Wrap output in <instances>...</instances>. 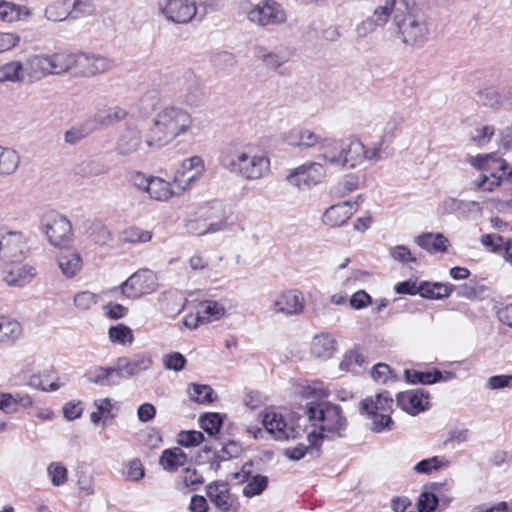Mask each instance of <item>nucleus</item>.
<instances>
[{"label": "nucleus", "mask_w": 512, "mask_h": 512, "mask_svg": "<svg viewBox=\"0 0 512 512\" xmlns=\"http://www.w3.org/2000/svg\"><path fill=\"white\" fill-rule=\"evenodd\" d=\"M194 117L181 106L169 104L160 108L152 117L144 135L150 151H158L175 139L192 133Z\"/></svg>", "instance_id": "1"}, {"label": "nucleus", "mask_w": 512, "mask_h": 512, "mask_svg": "<svg viewBox=\"0 0 512 512\" xmlns=\"http://www.w3.org/2000/svg\"><path fill=\"white\" fill-rule=\"evenodd\" d=\"M396 37L409 49L423 48L431 35L428 16L415 0H398L393 17Z\"/></svg>", "instance_id": "2"}, {"label": "nucleus", "mask_w": 512, "mask_h": 512, "mask_svg": "<svg viewBox=\"0 0 512 512\" xmlns=\"http://www.w3.org/2000/svg\"><path fill=\"white\" fill-rule=\"evenodd\" d=\"M305 414L314 426L320 424L318 428H314L307 433V440L311 447L321 446L324 439L343 436L347 421L338 405L328 402H308Z\"/></svg>", "instance_id": "3"}, {"label": "nucleus", "mask_w": 512, "mask_h": 512, "mask_svg": "<svg viewBox=\"0 0 512 512\" xmlns=\"http://www.w3.org/2000/svg\"><path fill=\"white\" fill-rule=\"evenodd\" d=\"M219 162L225 170L246 181L260 180L270 173L269 157L252 145L223 151Z\"/></svg>", "instance_id": "4"}, {"label": "nucleus", "mask_w": 512, "mask_h": 512, "mask_svg": "<svg viewBox=\"0 0 512 512\" xmlns=\"http://www.w3.org/2000/svg\"><path fill=\"white\" fill-rule=\"evenodd\" d=\"M466 162L481 172L473 181L474 187L478 190L493 192L503 182L512 181V167L495 152L468 156Z\"/></svg>", "instance_id": "5"}, {"label": "nucleus", "mask_w": 512, "mask_h": 512, "mask_svg": "<svg viewBox=\"0 0 512 512\" xmlns=\"http://www.w3.org/2000/svg\"><path fill=\"white\" fill-rule=\"evenodd\" d=\"M393 405L394 400L388 391L361 401L360 412L370 421L368 425L371 431L383 433L394 429V421L391 418Z\"/></svg>", "instance_id": "6"}, {"label": "nucleus", "mask_w": 512, "mask_h": 512, "mask_svg": "<svg viewBox=\"0 0 512 512\" xmlns=\"http://www.w3.org/2000/svg\"><path fill=\"white\" fill-rule=\"evenodd\" d=\"M239 11L248 21L260 27L279 26L287 21L285 9L275 0H262L256 4L241 0Z\"/></svg>", "instance_id": "7"}, {"label": "nucleus", "mask_w": 512, "mask_h": 512, "mask_svg": "<svg viewBox=\"0 0 512 512\" xmlns=\"http://www.w3.org/2000/svg\"><path fill=\"white\" fill-rule=\"evenodd\" d=\"M227 217L221 205H206L201 207L195 218L189 219L186 229L189 233L202 236L227 230Z\"/></svg>", "instance_id": "8"}, {"label": "nucleus", "mask_w": 512, "mask_h": 512, "mask_svg": "<svg viewBox=\"0 0 512 512\" xmlns=\"http://www.w3.org/2000/svg\"><path fill=\"white\" fill-rule=\"evenodd\" d=\"M179 88V100L191 108L200 107L207 97L202 79L190 69L183 71L176 77Z\"/></svg>", "instance_id": "9"}, {"label": "nucleus", "mask_w": 512, "mask_h": 512, "mask_svg": "<svg viewBox=\"0 0 512 512\" xmlns=\"http://www.w3.org/2000/svg\"><path fill=\"white\" fill-rule=\"evenodd\" d=\"M114 67V61L106 56L96 53H73L72 73L76 77H94L109 72Z\"/></svg>", "instance_id": "10"}, {"label": "nucleus", "mask_w": 512, "mask_h": 512, "mask_svg": "<svg viewBox=\"0 0 512 512\" xmlns=\"http://www.w3.org/2000/svg\"><path fill=\"white\" fill-rule=\"evenodd\" d=\"M42 228L48 241L55 247H64L72 238V226L63 215L50 211L42 218Z\"/></svg>", "instance_id": "11"}, {"label": "nucleus", "mask_w": 512, "mask_h": 512, "mask_svg": "<svg viewBox=\"0 0 512 512\" xmlns=\"http://www.w3.org/2000/svg\"><path fill=\"white\" fill-rule=\"evenodd\" d=\"M157 8L160 15L174 24H188L197 16L195 0H159Z\"/></svg>", "instance_id": "12"}, {"label": "nucleus", "mask_w": 512, "mask_h": 512, "mask_svg": "<svg viewBox=\"0 0 512 512\" xmlns=\"http://www.w3.org/2000/svg\"><path fill=\"white\" fill-rule=\"evenodd\" d=\"M325 176L326 169L323 164L308 161L290 170L286 180L290 185L300 190H309L319 184Z\"/></svg>", "instance_id": "13"}, {"label": "nucleus", "mask_w": 512, "mask_h": 512, "mask_svg": "<svg viewBox=\"0 0 512 512\" xmlns=\"http://www.w3.org/2000/svg\"><path fill=\"white\" fill-rule=\"evenodd\" d=\"M29 237L22 231L0 233V259L3 262L25 259L29 253Z\"/></svg>", "instance_id": "14"}, {"label": "nucleus", "mask_w": 512, "mask_h": 512, "mask_svg": "<svg viewBox=\"0 0 512 512\" xmlns=\"http://www.w3.org/2000/svg\"><path fill=\"white\" fill-rule=\"evenodd\" d=\"M206 171L204 160L195 155L184 159L176 169L173 182L182 190L190 189Z\"/></svg>", "instance_id": "15"}, {"label": "nucleus", "mask_w": 512, "mask_h": 512, "mask_svg": "<svg viewBox=\"0 0 512 512\" xmlns=\"http://www.w3.org/2000/svg\"><path fill=\"white\" fill-rule=\"evenodd\" d=\"M305 297L299 289H286L279 292L271 303V310L285 316H298L305 310Z\"/></svg>", "instance_id": "16"}, {"label": "nucleus", "mask_w": 512, "mask_h": 512, "mask_svg": "<svg viewBox=\"0 0 512 512\" xmlns=\"http://www.w3.org/2000/svg\"><path fill=\"white\" fill-rule=\"evenodd\" d=\"M156 288V275L148 269L137 271L121 285L122 293L128 298H139L154 292Z\"/></svg>", "instance_id": "17"}, {"label": "nucleus", "mask_w": 512, "mask_h": 512, "mask_svg": "<svg viewBox=\"0 0 512 512\" xmlns=\"http://www.w3.org/2000/svg\"><path fill=\"white\" fill-rule=\"evenodd\" d=\"M24 259L3 262L2 274L4 282L9 286L23 287L36 276V268Z\"/></svg>", "instance_id": "18"}, {"label": "nucleus", "mask_w": 512, "mask_h": 512, "mask_svg": "<svg viewBox=\"0 0 512 512\" xmlns=\"http://www.w3.org/2000/svg\"><path fill=\"white\" fill-rule=\"evenodd\" d=\"M362 201V195H358L354 200L343 201L330 206L322 216L323 223L330 227L345 225L352 215L357 212Z\"/></svg>", "instance_id": "19"}, {"label": "nucleus", "mask_w": 512, "mask_h": 512, "mask_svg": "<svg viewBox=\"0 0 512 512\" xmlns=\"http://www.w3.org/2000/svg\"><path fill=\"white\" fill-rule=\"evenodd\" d=\"M429 394L422 389H412L399 392L396 404L409 415L415 416L429 409Z\"/></svg>", "instance_id": "20"}, {"label": "nucleus", "mask_w": 512, "mask_h": 512, "mask_svg": "<svg viewBox=\"0 0 512 512\" xmlns=\"http://www.w3.org/2000/svg\"><path fill=\"white\" fill-rule=\"evenodd\" d=\"M207 496L220 512H238L240 504L230 493L227 483L214 482L207 486Z\"/></svg>", "instance_id": "21"}, {"label": "nucleus", "mask_w": 512, "mask_h": 512, "mask_svg": "<svg viewBox=\"0 0 512 512\" xmlns=\"http://www.w3.org/2000/svg\"><path fill=\"white\" fill-rule=\"evenodd\" d=\"M254 55L267 69L279 71L284 64L291 60L293 52L286 47H278L275 50H269L259 45L254 48Z\"/></svg>", "instance_id": "22"}, {"label": "nucleus", "mask_w": 512, "mask_h": 512, "mask_svg": "<svg viewBox=\"0 0 512 512\" xmlns=\"http://www.w3.org/2000/svg\"><path fill=\"white\" fill-rule=\"evenodd\" d=\"M152 364V356L148 352L137 353L132 357H120L116 360L121 378L123 375L132 377L147 371Z\"/></svg>", "instance_id": "23"}, {"label": "nucleus", "mask_w": 512, "mask_h": 512, "mask_svg": "<svg viewBox=\"0 0 512 512\" xmlns=\"http://www.w3.org/2000/svg\"><path fill=\"white\" fill-rule=\"evenodd\" d=\"M262 422L267 432L276 440H287L294 437L293 428L288 426L283 415L274 409L265 411Z\"/></svg>", "instance_id": "24"}, {"label": "nucleus", "mask_w": 512, "mask_h": 512, "mask_svg": "<svg viewBox=\"0 0 512 512\" xmlns=\"http://www.w3.org/2000/svg\"><path fill=\"white\" fill-rule=\"evenodd\" d=\"M338 343L333 334L320 332L316 334L310 343V353L313 357L328 360L337 352Z\"/></svg>", "instance_id": "25"}, {"label": "nucleus", "mask_w": 512, "mask_h": 512, "mask_svg": "<svg viewBox=\"0 0 512 512\" xmlns=\"http://www.w3.org/2000/svg\"><path fill=\"white\" fill-rule=\"evenodd\" d=\"M48 54H37L28 57L23 63L26 82H37L51 75Z\"/></svg>", "instance_id": "26"}, {"label": "nucleus", "mask_w": 512, "mask_h": 512, "mask_svg": "<svg viewBox=\"0 0 512 512\" xmlns=\"http://www.w3.org/2000/svg\"><path fill=\"white\" fill-rule=\"evenodd\" d=\"M363 142L358 138L341 140V168H356L363 164Z\"/></svg>", "instance_id": "27"}, {"label": "nucleus", "mask_w": 512, "mask_h": 512, "mask_svg": "<svg viewBox=\"0 0 512 512\" xmlns=\"http://www.w3.org/2000/svg\"><path fill=\"white\" fill-rule=\"evenodd\" d=\"M143 143L141 130L137 127L127 126L120 134L116 150L120 155L128 156L137 152Z\"/></svg>", "instance_id": "28"}, {"label": "nucleus", "mask_w": 512, "mask_h": 512, "mask_svg": "<svg viewBox=\"0 0 512 512\" xmlns=\"http://www.w3.org/2000/svg\"><path fill=\"white\" fill-rule=\"evenodd\" d=\"M283 141L294 147L311 148L321 142V137L309 129L294 127L282 136Z\"/></svg>", "instance_id": "29"}, {"label": "nucleus", "mask_w": 512, "mask_h": 512, "mask_svg": "<svg viewBox=\"0 0 512 512\" xmlns=\"http://www.w3.org/2000/svg\"><path fill=\"white\" fill-rule=\"evenodd\" d=\"M85 377L90 383L99 386H114L121 380L117 365L115 367L93 366L86 371Z\"/></svg>", "instance_id": "30"}, {"label": "nucleus", "mask_w": 512, "mask_h": 512, "mask_svg": "<svg viewBox=\"0 0 512 512\" xmlns=\"http://www.w3.org/2000/svg\"><path fill=\"white\" fill-rule=\"evenodd\" d=\"M57 264L66 278H73L82 270L83 259L77 250L66 249L57 256Z\"/></svg>", "instance_id": "31"}, {"label": "nucleus", "mask_w": 512, "mask_h": 512, "mask_svg": "<svg viewBox=\"0 0 512 512\" xmlns=\"http://www.w3.org/2000/svg\"><path fill=\"white\" fill-rule=\"evenodd\" d=\"M368 361L359 347L346 351L339 363V369L343 372L355 375L361 374L367 367Z\"/></svg>", "instance_id": "32"}, {"label": "nucleus", "mask_w": 512, "mask_h": 512, "mask_svg": "<svg viewBox=\"0 0 512 512\" xmlns=\"http://www.w3.org/2000/svg\"><path fill=\"white\" fill-rule=\"evenodd\" d=\"M20 323L7 316H0V347L13 345L21 336Z\"/></svg>", "instance_id": "33"}, {"label": "nucleus", "mask_w": 512, "mask_h": 512, "mask_svg": "<svg viewBox=\"0 0 512 512\" xmlns=\"http://www.w3.org/2000/svg\"><path fill=\"white\" fill-rule=\"evenodd\" d=\"M415 243L429 253H443L447 251L449 241L441 233H422L415 238Z\"/></svg>", "instance_id": "34"}, {"label": "nucleus", "mask_w": 512, "mask_h": 512, "mask_svg": "<svg viewBox=\"0 0 512 512\" xmlns=\"http://www.w3.org/2000/svg\"><path fill=\"white\" fill-rule=\"evenodd\" d=\"M32 15L31 9L13 2L0 0V21L13 23L26 20Z\"/></svg>", "instance_id": "35"}, {"label": "nucleus", "mask_w": 512, "mask_h": 512, "mask_svg": "<svg viewBox=\"0 0 512 512\" xmlns=\"http://www.w3.org/2000/svg\"><path fill=\"white\" fill-rule=\"evenodd\" d=\"M405 379L410 384H433L442 380H447L451 378V373L446 372V377H443L442 372L435 369L433 371H419L416 369H406Z\"/></svg>", "instance_id": "36"}, {"label": "nucleus", "mask_w": 512, "mask_h": 512, "mask_svg": "<svg viewBox=\"0 0 512 512\" xmlns=\"http://www.w3.org/2000/svg\"><path fill=\"white\" fill-rule=\"evenodd\" d=\"M150 198L165 202L174 196L172 184L161 177L152 176L147 192Z\"/></svg>", "instance_id": "37"}, {"label": "nucleus", "mask_w": 512, "mask_h": 512, "mask_svg": "<svg viewBox=\"0 0 512 512\" xmlns=\"http://www.w3.org/2000/svg\"><path fill=\"white\" fill-rule=\"evenodd\" d=\"M453 289L454 286L449 283L424 281L420 283V296L428 299H442L449 297Z\"/></svg>", "instance_id": "38"}, {"label": "nucleus", "mask_w": 512, "mask_h": 512, "mask_svg": "<svg viewBox=\"0 0 512 512\" xmlns=\"http://www.w3.org/2000/svg\"><path fill=\"white\" fill-rule=\"evenodd\" d=\"M51 75H60L72 72L73 53L57 52L48 54Z\"/></svg>", "instance_id": "39"}, {"label": "nucleus", "mask_w": 512, "mask_h": 512, "mask_svg": "<svg viewBox=\"0 0 512 512\" xmlns=\"http://www.w3.org/2000/svg\"><path fill=\"white\" fill-rule=\"evenodd\" d=\"M19 164L20 156L16 150L0 146V175L9 176L14 174Z\"/></svg>", "instance_id": "40"}, {"label": "nucleus", "mask_w": 512, "mask_h": 512, "mask_svg": "<svg viewBox=\"0 0 512 512\" xmlns=\"http://www.w3.org/2000/svg\"><path fill=\"white\" fill-rule=\"evenodd\" d=\"M320 158L332 166H341V141L327 140L320 148Z\"/></svg>", "instance_id": "41"}, {"label": "nucleus", "mask_w": 512, "mask_h": 512, "mask_svg": "<svg viewBox=\"0 0 512 512\" xmlns=\"http://www.w3.org/2000/svg\"><path fill=\"white\" fill-rule=\"evenodd\" d=\"M187 394L191 401L198 404L207 405L212 403L215 399L213 389L206 384H190L187 388Z\"/></svg>", "instance_id": "42"}, {"label": "nucleus", "mask_w": 512, "mask_h": 512, "mask_svg": "<svg viewBox=\"0 0 512 512\" xmlns=\"http://www.w3.org/2000/svg\"><path fill=\"white\" fill-rule=\"evenodd\" d=\"M187 456L183 450H164L159 463L165 470L175 471L186 463Z\"/></svg>", "instance_id": "43"}, {"label": "nucleus", "mask_w": 512, "mask_h": 512, "mask_svg": "<svg viewBox=\"0 0 512 512\" xmlns=\"http://www.w3.org/2000/svg\"><path fill=\"white\" fill-rule=\"evenodd\" d=\"M4 82L23 83L26 82L23 63L13 60L1 65Z\"/></svg>", "instance_id": "44"}, {"label": "nucleus", "mask_w": 512, "mask_h": 512, "mask_svg": "<svg viewBox=\"0 0 512 512\" xmlns=\"http://www.w3.org/2000/svg\"><path fill=\"white\" fill-rule=\"evenodd\" d=\"M45 17L49 21H63L70 17V0L52 3L45 9Z\"/></svg>", "instance_id": "45"}, {"label": "nucleus", "mask_w": 512, "mask_h": 512, "mask_svg": "<svg viewBox=\"0 0 512 512\" xmlns=\"http://www.w3.org/2000/svg\"><path fill=\"white\" fill-rule=\"evenodd\" d=\"M202 321L205 323L220 319L225 315V308L222 304L216 301H205L199 306Z\"/></svg>", "instance_id": "46"}, {"label": "nucleus", "mask_w": 512, "mask_h": 512, "mask_svg": "<svg viewBox=\"0 0 512 512\" xmlns=\"http://www.w3.org/2000/svg\"><path fill=\"white\" fill-rule=\"evenodd\" d=\"M203 483L202 476L195 470L186 468L180 480L177 483V489L180 491H195Z\"/></svg>", "instance_id": "47"}, {"label": "nucleus", "mask_w": 512, "mask_h": 512, "mask_svg": "<svg viewBox=\"0 0 512 512\" xmlns=\"http://www.w3.org/2000/svg\"><path fill=\"white\" fill-rule=\"evenodd\" d=\"M108 335L111 342L121 345H131L134 341L131 328L124 324H118L110 327Z\"/></svg>", "instance_id": "48"}, {"label": "nucleus", "mask_w": 512, "mask_h": 512, "mask_svg": "<svg viewBox=\"0 0 512 512\" xmlns=\"http://www.w3.org/2000/svg\"><path fill=\"white\" fill-rule=\"evenodd\" d=\"M479 102L486 107L499 108L502 105V97L499 91L493 87H485L477 93Z\"/></svg>", "instance_id": "49"}, {"label": "nucleus", "mask_w": 512, "mask_h": 512, "mask_svg": "<svg viewBox=\"0 0 512 512\" xmlns=\"http://www.w3.org/2000/svg\"><path fill=\"white\" fill-rule=\"evenodd\" d=\"M360 177L355 173H349L337 184L336 193L340 197H345L360 187Z\"/></svg>", "instance_id": "50"}, {"label": "nucleus", "mask_w": 512, "mask_h": 512, "mask_svg": "<svg viewBox=\"0 0 512 512\" xmlns=\"http://www.w3.org/2000/svg\"><path fill=\"white\" fill-rule=\"evenodd\" d=\"M267 484L268 478L266 476L259 474L255 475L243 487V495L248 498L260 495L267 488Z\"/></svg>", "instance_id": "51"}, {"label": "nucleus", "mask_w": 512, "mask_h": 512, "mask_svg": "<svg viewBox=\"0 0 512 512\" xmlns=\"http://www.w3.org/2000/svg\"><path fill=\"white\" fill-rule=\"evenodd\" d=\"M398 6V0H385L383 5H380L374 10L373 15L370 17L378 26L385 25L394 7Z\"/></svg>", "instance_id": "52"}, {"label": "nucleus", "mask_w": 512, "mask_h": 512, "mask_svg": "<svg viewBox=\"0 0 512 512\" xmlns=\"http://www.w3.org/2000/svg\"><path fill=\"white\" fill-rule=\"evenodd\" d=\"M199 423L205 432L210 436H214L222 426V418L218 413H206L200 417Z\"/></svg>", "instance_id": "53"}, {"label": "nucleus", "mask_w": 512, "mask_h": 512, "mask_svg": "<svg viewBox=\"0 0 512 512\" xmlns=\"http://www.w3.org/2000/svg\"><path fill=\"white\" fill-rule=\"evenodd\" d=\"M95 11V5L92 0H74L70 2V17L77 19L92 15Z\"/></svg>", "instance_id": "54"}, {"label": "nucleus", "mask_w": 512, "mask_h": 512, "mask_svg": "<svg viewBox=\"0 0 512 512\" xmlns=\"http://www.w3.org/2000/svg\"><path fill=\"white\" fill-rule=\"evenodd\" d=\"M495 134V127L493 125H483L476 127L474 132L471 134V141L477 146H486Z\"/></svg>", "instance_id": "55"}, {"label": "nucleus", "mask_w": 512, "mask_h": 512, "mask_svg": "<svg viewBox=\"0 0 512 512\" xmlns=\"http://www.w3.org/2000/svg\"><path fill=\"white\" fill-rule=\"evenodd\" d=\"M389 255L393 260L403 265L417 263L416 257L412 254L411 250L405 245H396L390 247Z\"/></svg>", "instance_id": "56"}, {"label": "nucleus", "mask_w": 512, "mask_h": 512, "mask_svg": "<svg viewBox=\"0 0 512 512\" xmlns=\"http://www.w3.org/2000/svg\"><path fill=\"white\" fill-rule=\"evenodd\" d=\"M383 140L373 142L370 145L363 143V162L375 164L383 159Z\"/></svg>", "instance_id": "57"}, {"label": "nucleus", "mask_w": 512, "mask_h": 512, "mask_svg": "<svg viewBox=\"0 0 512 512\" xmlns=\"http://www.w3.org/2000/svg\"><path fill=\"white\" fill-rule=\"evenodd\" d=\"M99 301V295L91 291H81L74 296L73 302L79 310H89Z\"/></svg>", "instance_id": "58"}, {"label": "nucleus", "mask_w": 512, "mask_h": 512, "mask_svg": "<svg viewBox=\"0 0 512 512\" xmlns=\"http://www.w3.org/2000/svg\"><path fill=\"white\" fill-rule=\"evenodd\" d=\"M123 239L129 243H146L152 239V233L138 227H130L124 231Z\"/></svg>", "instance_id": "59"}, {"label": "nucleus", "mask_w": 512, "mask_h": 512, "mask_svg": "<svg viewBox=\"0 0 512 512\" xmlns=\"http://www.w3.org/2000/svg\"><path fill=\"white\" fill-rule=\"evenodd\" d=\"M186 362V358L180 352H171L162 358L164 368L175 372L183 370Z\"/></svg>", "instance_id": "60"}, {"label": "nucleus", "mask_w": 512, "mask_h": 512, "mask_svg": "<svg viewBox=\"0 0 512 512\" xmlns=\"http://www.w3.org/2000/svg\"><path fill=\"white\" fill-rule=\"evenodd\" d=\"M48 474L51 478V483L54 486H61L68 480V472L65 466L61 463L53 462L47 468Z\"/></svg>", "instance_id": "61"}, {"label": "nucleus", "mask_w": 512, "mask_h": 512, "mask_svg": "<svg viewBox=\"0 0 512 512\" xmlns=\"http://www.w3.org/2000/svg\"><path fill=\"white\" fill-rule=\"evenodd\" d=\"M203 440L204 436L202 432L195 430L181 431L177 436L178 444L186 448L198 446Z\"/></svg>", "instance_id": "62"}, {"label": "nucleus", "mask_w": 512, "mask_h": 512, "mask_svg": "<svg viewBox=\"0 0 512 512\" xmlns=\"http://www.w3.org/2000/svg\"><path fill=\"white\" fill-rule=\"evenodd\" d=\"M123 475L128 481L141 480L145 475L143 464L139 459L129 461L123 470Z\"/></svg>", "instance_id": "63"}, {"label": "nucleus", "mask_w": 512, "mask_h": 512, "mask_svg": "<svg viewBox=\"0 0 512 512\" xmlns=\"http://www.w3.org/2000/svg\"><path fill=\"white\" fill-rule=\"evenodd\" d=\"M439 499L434 492L423 491L418 499L419 512H433L438 506Z\"/></svg>", "instance_id": "64"}]
</instances>
